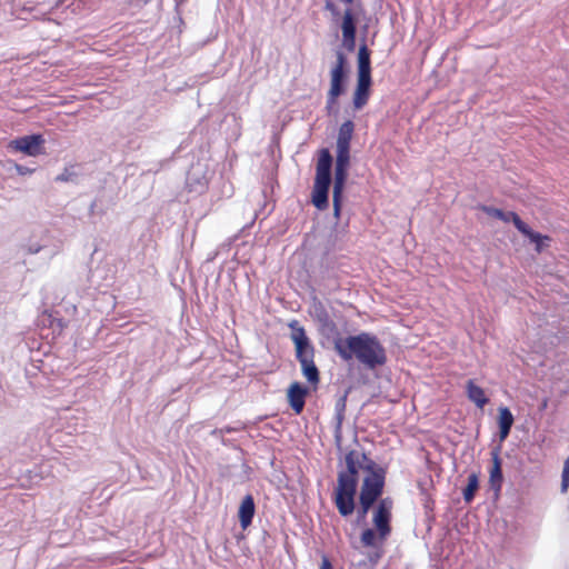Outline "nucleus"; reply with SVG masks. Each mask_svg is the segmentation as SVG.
I'll return each mask as SVG.
<instances>
[{
	"mask_svg": "<svg viewBox=\"0 0 569 569\" xmlns=\"http://www.w3.org/2000/svg\"><path fill=\"white\" fill-rule=\"evenodd\" d=\"M8 148L30 157H37L44 153V138L42 134L23 136L11 140Z\"/></svg>",
	"mask_w": 569,
	"mask_h": 569,
	"instance_id": "obj_10",
	"label": "nucleus"
},
{
	"mask_svg": "<svg viewBox=\"0 0 569 569\" xmlns=\"http://www.w3.org/2000/svg\"><path fill=\"white\" fill-rule=\"evenodd\" d=\"M358 481L348 480L346 478H337L332 500L342 517L351 516L356 508L355 498L357 495Z\"/></svg>",
	"mask_w": 569,
	"mask_h": 569,
	"instance_id": "obj_7",
	"label": "nucleus"
},
{
	"mask_svg": "<svg viewBox=\"0 0 569 569\" xmlns=\"http://www.w3.org/2000/svg\"><path fill=\"white\" fill-rule=\"evenodd\" d=\"M333 349L343 361L350 362L356 359L370 370L387 362L385 347L377 336L369 332L338 337L333 340Z\"/></svg>",
	"mask_w": 569,
	"mask_h": 569,
	"instance_id": "obj_1",
	"label": "nucleus"
},
{
	"mask_svg": "<svg viewBox=\"0 0 569 569\" xmlns=\"http://www.w3.org/2000/svg\"><path fill=\"white\" fill-rule=\"evenodd\" d=\"M466 391L468 399L480 409H482L489 401L486 397L485 390L477 386L471 379L467 381Z\"/></svg>",
	"mask_w": 569,
	"mask_h": 569,
	"instance_id": "obj_15",
	"label": "nucleus"
},
{
	"mask_svg": "<svg viewBox=\"0 0 569 569\" xmlns=\"http://www.w3.org/2000/svg\"><path fill=\"white\" fill-rule=\"evenodd\" d=\"M563 470H569V457L565 461Z\"/></svg>",
	"mask_w": 569,
	"mask_h": 569,
	"instance_id": "obj_26",
	"label": "nucleus"
},
{
	"mask_svg": "<svg viewBox=\"0 0 569 569\" xmlns=\"http://www.w3.org/2000/svg\"><path fill=\"white\" fill-rule=\"evenodd\" d=\"M569 488V470H562L561 477V492H567Z\"/></svg>",
	"mask_w": 569,
	"mask_h": 569,
	"instance_id": "obj_23",
	"label": "nucleus"
},
{
	"mask_svg": "<svg viewBox=\"0 0 569 569\" xmlns=\"http://www.w3.org/2000/svg\"><path fill=\"white\" fill-rule=\"evenodd\" d=\"M17 170H18V172H19V173H21V174H24V173H27V172H30V171H31V170H29V169H27V168H24V167H22V166H17Z\"/></svg>",
	"mask_w": 569,
	"mask_h": 569,
	"instance_id": "obj_25",
	"label": "nucleus"
},
{
	"mask_svg": "<svg viewBox=\"0 0 569 569\" xmlns=\"http://www.w3.org/2000/svg\"><path fill=\"white\" fill-rule=\"evenodd\" d=\"M291 328L290 338L295 343L296 358L300 362L303 377L312 386L320 381V372L315 363V347L307 337L303 327L299 326L297 320L289 323Z\"/></svg>",
	"mask_w": 569,
	"mask_h": 569,
	"instance_id": "obj_3",
	"label": "nucleus"
},
{
	"mask_svg": "<svg viewBox=\"0 0 569 569\" xmlns=\"http://www.w3.org/2000/svg\"><path fill=\"white\" fill-rule=\"evenodd\" d=\"M347 60L342 52L337 53V60L330 71V88L327 92L326 109L328 112L338 103V98L345 93L347 78Z\"/></svg>",
	"mask_w": 569,
	"mask_h": 569,
	"instance_id": "obj_8",
	"label": "nucleus"
},
{
	"mask_svg": "<svg viewBox=\"0 0 569 569\" xmlns=\"http://www.w3.org/2000/svg\"><path fill=\"white\" fill-rule=\"evenodd\" d=\"M353 131V122L351 120H346L340 126L337 138V159L332 192L333 214L337 218H339L341 211V198L348 176V168L350 163V142Z\"/></svg>",
	"mask_w": 569,
	"mask_h": 569,
	"instance_id": "obj_2",
	"label": "nucleus"
},
{
	"mask_svg": "<svg viewBox=\"0 0 569 569\" xmlns=\"http://www.w3.org/2000/svg\"><path fill=\"white\" fill-rule=\"evenodd\" d=\"M254 512L256 505L253 497L251 495H247L242 499L238 510V517L242 529H247L251 525L252 519L254 517Z\"/></svg>",
	"mask_w": 569,
	"mask_h": 569,
	"instance_id": "obj_13",
	"label": "nucleus"
},
{
	"mask_svg": "<svg viewBox=\"0 0 569 569\" xmlns=\"http://www.w3.org/2000/svg\"><path fill=\"white\" fill-rule=\"evenodd\" d=\"M365 470L367 475L362 480L359 495V513L362 517L368 513L373 503L382 495L387 473L385 468L373 461H369Z\"/></svg>",
	"mask_w": 569,
	"mask_h": 569,
	"instance_id": "obj_4",
	"label": "nucleus"
},
{
	"mask_svg": "<svg viewBox=\"0 0 569 569\" xmlns=\"http://www.w3.org/2000/svg\"><path fill=\"white\" fill-rule=\"evenodd\" d=\"M346 461V470H342L338 473L337 478H346L348 480L358 481L359 473V459L358 453L356 451H349L345 458Z\"/></svg>",
	"mask_w": 569,
	"mask_h": 569,
	"instance_id": "obj_14",
	"label": "nucleus"
},
{
	"mask_svg": "<svg viewBox=\"0 0 569 569\" xmlns=\"http://www.w3.org/2000/svg\"><path fill=\"white\" fill-rule=\"evenodd\" d=\"M481 210L488 216L499 219L503 222H512L519 232L528 237L531 242L536 243L537 252H541L543 240L550 241L548 236H542L539 232L532 231L530 227L525 223L521 218L513 211H503L501 209L488 206H482Z\"/></svg>",
	"mask_w": 569,
	"mask_h": 569,
	"instance_id": "obj_6",
	"label": "nucleus"
},
{
	"mask_svg": "<svg viewBox=\"0 0 569 569\" xmlns=\"http://www.w3.org/2000/svg\"><path fill=\"white\" fill-rule=\"evenodd\" d=\"M393 500L386 497L378 501L373 510L372 523L378 531V538L385 542L391 533V519H392Z\"/></svg>",
	"mask_w": 569,
	"mask_h": 569,
	"instance_id": "obj_9",
	"label": "nucleus"
},
{
	"mask_svg": "<svg viewBox=\"0 0 569 569\" xmlns=\"http://www.w3.org/2000/svg\"><path fill=\"white\" fill-rule=\"evenodd\" d=\"M479 488V478L477 473H471L468 477V483L463 489V499L467 503L471 502L475 498V495Z\"/></svg>",
	"mask_w": 569,
	"mask_h": 569,
	"instance_id": "obj_20",
	"label": "nucleus"
},
{
	"mask_svg": "<svg viewBox=\"0 0 569 569\" xmlns=\"http://www.w3.org/2000/svg\"><path fill=\"white\" fill-rule=\"evenodd\" d=\"M319 569H332L331 562L327 557L322 558V562Z\"/></svg>",
	"mask_w": 569,
	"mask_h": 569,
	"instance_id": "obj_24",
	"label": "nucleus"
},
{
	"mask_svg": "<svg viewBox=\"0 0 569 569\" xmlns=\"http://www.w3.org/2000/svg\"><path fill=\"white\" fill-rule=\"evenodd\" d=\"M307 396L308 388L303 387L300 382L295 381L289 386L287 399L296 415H300L303 411Z\"/></svg>",
	"mask_w": 569,
	"mask_h": 569,
	"instance_id": "obj_11",
	"label": "nucleus"
},
{
	"mask_svg": "<svg viewBox=\"0 0 569 569\" xmlns=\"http://www.w3.org/2000/svg\"><path fill=\"white\" fill-rule=\"evenodd\" d=\"M358 77H371L370 51L361 46L358 51Z\"/></svg>",
	"mask_w": 569,
	"mask_h": 569,
	"instance_id": "obj_17",
	"label": "nucleus"
},
{
	"mask_svg": "<svg viewBox=\"0 0 569 569\" xmlns=\"http://www.w3.org/2000/svg\"><path fill=\"white\" fill-rule=\"evenodd\" d=\"M332 156L328 149H321L316 166V178L311 194V201L318 210L329 207L328 193L331 184Z\"/></svg>",
	"mask_w": 569,
	"mask_h": 569,
	"instance_id": "obj_5",
	"label": "nucleus"
},
{
	"mask_svg": "<svg viewBox=\"0 0 569 569\" xmlns=\"http://www.w3.org/2000/svg\"><path fill=\"white\" fill-rule=\"evenodd\" d=\"M341 30L345 41L353 42L356 37V23L351 9H347L343 13Z\"/></svg>",
	"mask_w": 569,
	"mask_h": 569,
	"instance_id": "obj_18",
	"label": "nucleus"
},
{
	"mask_svg": "<svg viewBox=\"0 0 569 569\" xmlns=\"http://www.w3.org/2000/svg\"><path fill=\"white\" fill-rule=\"evenodd\" d=\"M378 538V531L371 528H367L361 532V543L363 547H375Z\"/></svg>",
	"mask_w": 569,
	"mask_h": 569,
	"instance_id": "obj_21",
	"label": "nucleus"
},
{
	"mask_svg": "<svg viewBox=\"0 0 569 569\" xmlns=\"http://www.w3.org/2000/svg\"><path fill=\"white\" fill-rule=\"evenodd\" d=\"M71 168H64L63 171L56 177V181L68 182L71 181L76 177V172H73Z\"/></svg>",
	"mask_w": 569,
	"mask_h": 569,
	"instance_id": "obj_22",
	"label": "nucleus"
},
{
	"mask_svg": "<svg viewBox=\"0 0 569 569\" xmlns=\"http://www.w3.org/2000/svg\"><path fill=\"white\" fill-rule=\"evenodd\" d=\"M340 1H341V2H343V3H348V4H350V3H352L355 0H340Z\"/></svg>",
	"mask_w": 569,
	"mask_h": 569,
	"instance_id": "obj_27",
	"label": "nucleus"
},
{
	"mask_svg": "<svg viewBox=\"0 0 569 569\" xmlns=\"http://www.w3.org/2000/svg\"><path fill=\"white\" fill-rule=\"evenodd\" d=\"M492 468L490 470V483L493 488L498 490L502 483V470H501V459L499 457V451H492Z\"/></svg>",
	"mask_w": 569,
	"mask_h": 569,
	"instance_id": "obj_19",
	"label": "nucleus"
},
{
	"mask_svg": "<svg viewBox=\"0 0 569 569\" xmlns=\"http://www.w3.org/2000/svg\"><path fill=\"white\" fill-rule=\"evenodd\" d=\"M371 77H357V86L352 97L353 108L362 109L369 101L371 94Z\"/></svg>",
	"mask_w": 569,
	"mask_h": 569,
	"instance_id": "obj_12",
	"label": "nucleus"
},
{
	"mask_svg": "<svg viewBox=\"0 0 569 569\" xmlns=\"http://www.w3.org/2000/svg\"><path fill=\"white\" fill-rule=\"evenodd\" d=\"M513 421H515L513 416L507 407H502L499 409L498 425H499L500 441H503L507 439V437L510 433Z\"/></svg>",
	"mask_w": 569,
	"mask_h": 569,
	"instance_id": "obj_16",
	"label": "nucleus"
}]
</instances>
